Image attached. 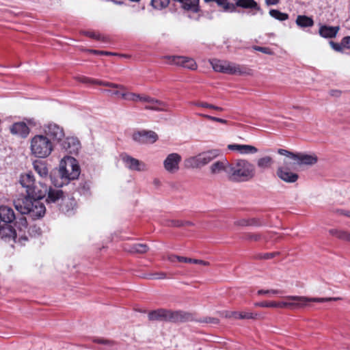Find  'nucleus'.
I'll return each mask as SVG.
<instances>
[{"instance_id":"1","label":"nucleus","mask_w":350,"mask_h":350,"mask_svg":"<svg viewBox=\"0 0 350 350\" xmlns=\"http://www.w3.org/2000/svg\"><path fill=\"white\" fill-rule=\"evenodd\" d=\"M58 174L61 182L57 181L52 173L50 174L51 183L57 187H62L70 180L77 179L80 174V167L77 161L72 157H64L60 162Z\"/></svg>"},{"instance_id":"2","label":"nucleus","mask_w":350,"mask_h":350,"mask_svg":"<svg viewBox=\"0 0 350 350\" xmlns=\"http://www.w3.org/2000/svg\"><path fill=\"white\" fill-rule=\"evenodd\" d=\"M228 177L234 182H245L252 179L256 173L255 166L245 159H237L228 165Z\"/></svg>"},{"instance_id":"3","label":"nucleus","mask_w":350,"mask_h":350,"mask_svg":"<svg viewBox=\"0 0 350 350\" xmlns=\"http://www.w3.org/2000/svg\"><path fill=\"white\" fill-rule=\"evenodd\" d=\"M20 183L26 189V193L34 199L41 200L46 195L49 187L46 183L36 182L33 175L29 172L21 176Z\"/></svg>"},{"instance_id":"4","label":"nucleus","mask_w":350,"mask_h":350,"mask_svg":"<svg viewBox=\"0 0 350 350\" xmlns=\"http://www.w3.org/2000/svg\"><path fill=\"white\" fill-rule=\"evenodd\" d=\"M31 153L35 157L44 159L48 157L54 150L51 139L44 134H37L30 139Z\"/></svg>"},{"instance_id":"5","label":"nucleus","mask_w":350,"mask_h":350,"mask_svg":"<svg viewBox=\"0 0 350 350\" xmlns=\"http://www.w3.org/2000/svg\"><path fill=\"white\" fill-rule=\"evenodd\" d=\"M150 321L184 323L193 320L192 314L183 311H171L165 309L152 310L148 314Z\"/></svg>"},{"instance_id":"6","label":"nucleus","mask_w":350,"mask_h":350,"mask_svg":"<svg viewBox=\"0 0 350 350\" xmlns=\"http://www.w3.org/2000/svg\"><path fill=\"white\" fill-rule=\"evenodd\" d=\"M220 151L217 149L211 150L198 154L194 157H190L185 160V166L187 168H200L209 163L217 157Z\"/></svg>"},{"instance_id":"7","label":"nucleus","mask_w":350,"mask_h":350,"mask_svg":"<svg viewBox=\"0 0 350 350\" xmlns=\"http://www.w3.org/2000/svg\"><path fill=\"white\" fill-rule=\"evenodd\" d=\"M287 301L277 302V308H302L307 305L308 301L325 302L331 300H336L338 298H307L301 296H287Z\"/></svg>"},{"instance_id":"8","label":"nucleus","mask_w":350,"mask_h":350,"mask_svg":"<svg viewBox=\"0 0 350 350\" xmlns=\"http://www.w3.org/2000/svg\"><path fill=\"white\" fill-rule=\"evenodd\" d=\"M210 62L213 70L216 72L231 75H245L247 73L246 71V68L234 63L221 61L217 59H212Z\"/></svg>"},{"instance_id":"9","label":"nucleus","mask_w":350,"mask_h":350,"mask_svg":"<svg viewBox=\"0 0 350 350\" xmlns=\"http://www.w3.org/2000/svg\"><path fill=\"white\" fill-rule=\"evenodd\" d=\"M44 135L53 142L60 143L65 137L64 129L54 122L45 124L42 126Z\"/></svg>"},{"instance_id":"10","label":"nucleus","mask_w":350,"mask_h":350,"mask_svg":"<svg viewBox=\"0 0 350 350\" xmlns=\"http://www.w3.org/2000/svg\"><path fill=\"white\" fill-rule=\"evenodd\" d=\"M120 158L125 167L131 171L143 172L147 170L146 165L144 162L126 153L122 154Z\"/></svg>"},{"instance_id":"11","label":"nucleus","mask_w":350,"mask_h":350,"mask_svg":"<svg viewBox=\"0 0 350 350\" xmlns=\"http://www.w3.org/2000/svg\"><path fill=\"white\" fill-rule=\"evenodd\" d=\"M165 59H167V62L170 64L180 66L190 70H196L197 64L194 59L185 56H165Z\"/></svg>"},{"instance_id":"12","label":"nucleus","mask_w":350,"mask_h":350,"mask_svg":"<svg viewBox=\"0 0 350 350\" xmlns=\"http://www.w3.org/2000/svg\"><path fill=\"white\" fill-rule=\"evenodd\" d=\"M33 200L34 198L28 194L21 196L14 201V207L21 215H25L27 212L31 213L29 207L33 205ZM31 213L33 215L35 212L31 211Z\"/></svg>"},{"instance_id":"13","label":"nucleus","mask_w":350,"mask_h":350,"mask_svg":"<svg viewBox=\"0 0 350 350\" xmlns=\"http://www.w3.org/2000/svg\"><path fill=\"white\" fill-rule=\"evenodd\" d=\"M182 157L178 153H171L163 161L164 169L170 174H174L179 170V165Z\"/></svg>"},{"instance_id":"14","label":"nucleus","mask_w":350,"mask_h":350,"mask_svg":"<svg viewBox=\"0 0 350 350\" xmlns=\"http://www.w3.org/2000/svg\"><path fill=\"white\" fill-rule=\"evenodd\" d=\"M158 139V136L152 131H139L133 134V139L140 144L154 143Z\"/></svg>"},{"instance_id":"15","label":"nucleus","mask_w":350,"mask_h":350,"mask_svg":"<svg viewBox=\"0 0 350 350\" xmlns=\"http://www.w3.org/2000/svg\"><path fill=\"white\" fill-rule=\"evenodd\" d=\"M59 144L62 148L69 154H77L81 148L80 142L75 137H67L65 139L64 138Z\"/></svg>"},{"instance_id":"16","label":"nucleus","mask_w":350,"mask_h":350,"mask_svg":"<svg viewBox=\"0 0 350 350\" xmlns=\"http://www.w3.org/2000/svg\"><path fill=\"white\" fill-rule=\"evenodd\" d=\"M10 133L23 139L26 138L29 134L30 129L24 122H18L12 124L10 127Z\"/></svg>"},{"instance_id":"17","label":"nucleus","mask_w":350,"mask_h":350,"mask_svg":"<svg viewBox=\"0 0 350 350\" xmlns=\"http://www.w3.org/2000/svg\"><path fill=\"white\" fill-rule=\"evenodd\" d=\"M29 211H33L35 213L33 215L30 212H27L25 215H28L33 219H36L44 217L46 213V208L42 202L38 200V199H34L33 205L30 206Z\"/></svg>"},{"instance_id":"18","label":"nucleus","mask_w":350,"mask_h":350,"mask_svg":"<svg viewBox=\"0 0 350 350\" xmlns=\"http://www.w3.org/2000/svg\"><path fill=\"white\" fill-rule=\"evenodd\" d=\"M276 174L282 180L288 183H294L299 178L297 174L291 172L288 169H285L283 167H278Z\"/></svg>"},{"instance_id":"19","label":"nucleus","mask_w":350,"mask_h":350,"mask_svg":"<svg viewBox=\"0 0 350 350\" xmlns=\"http://www.w3.org/2000/svg\"><path fill=\"white\" fill-rule=\"evenodd\" d=\"M16 219L14 210L8 206H0V224H12Z\"/></svg>"},{"instance_id":"20","label":"nucleus","mask_w":350,"mask_h":350,"mask_svg":"<svg viewBox=\"0 0 350 350\" xmlns=\"http://www.w3.org/2000/svg\"><path fill=\"white\" fill-rule=\"evenodd\" d=\"M0 238L5 241L15 240L16 232L10 224L0 225Z\"/></svg>"},{"instance_id":"21","label":"nucleus","mask_w":350,"mask_h":350,"mask_svg":"<svg viewBox=\"0 0 350 350\" xmlns=\"http://www.w3.org/2000/svg\"><path fill=\"white\" fill-rule=\"evenodd\" d=\"M317 157L314 154H307L304 153H296L294 161L299 165H312L317 162Z\"/></svg>"},{"instance_id":"22","label":"nucleus","mask_w":350,"mask_h":350,"mask_svg":"<svg viewBox=\"0 0 350 350\" xmlns=\"http://www.w3.org/2000/svg\"><path fill=\"white\" fill-rule=\"evenodd\" d=\"M228 148L229 150L238 151L242 154H253L258 152L255 146L247 144H230Z\"/></svg>"},{"instance_id":"23","label":"nucleus","mask_w":350,"mask_h":350,"mask_svg":"<svg viewBox=\"0 0 350 350\" xmlns=\"http://www.w3.org/2000/svg\"><path fill=\"white\" fill-rule=\"evenodd\" d=\"M33 169L38 173V174L42 178L47 180L50 179V175L49 176V170L46 164L42 161H35L33 163Z\"/></svg>"},{"instance_id":"24","label":"nucleus","mask_w":350,"mask_h":350,"mask_svg":"<svg viewBox=\"0 0 350 350\" xmlns=\"http://www.w3.org/2000/svg\"><path fill=\"white\" fill-rule=\"evenodd\" d=\"M229 165L230 163H228L226 160L217 161L211 165V172L213 174H218L222 172H225L228 176L227 169L228 168Z\"/></svg>"},{"instance_id":"25","label":"nucleus","mask_w":350,"mask_h":350,"mask_svg":"<svg viewBox=\"0 0 350 350\" xmlns=\"http://www.w3.org/2000/svg\"><path fill=\"white\" fill-rule=\"evenodd\" d=\"M46 193L47 198L46 200L48 203L57 202L59 200H62L64 197L63 191L59 189H53L51 187H49Z\"/></svg>"},{"instance_id":"26","label":"nucleus","mask_w":350,"mask_h":350,"mask_svg":"<svg viewBox=\"0 0 350 350\" xmlns=\"http://www.w3.org/2000/svg\"><path fill=\"white\" fill-rule=\"evenodd\" d=\"M340 27L338 26L331 27L327 25H322L319 29V34L321 36L325 38H332L336 37Z\"/></svg>"},{"instance_id":"27","label":"nucleus","mask_w":350,"mask_h":350,"mask_svg":"<svg viewBox=\"0 0 350 350\" xmlns=\"http://www.w3.org/2000/svg\"><path fill=\"white\" fill-rule=\"evenodd\" d=\"M145 108L146 109L154 111H167V105L161 100L152 98V101H150Z\"/></svg>"},{"instance_id":"28","label":"nucleus","mask_w":350,"mask_h":350,"mask_svg":"<svg viewBox=\"0 0 350 350\" xmlns=\"http://www.w3.org/2000/svg\"><path fill=\"white\" fill-rule=\"evenodd\" d=\"M235 6L241 7L243 8H250L256 10H260V6L254 0H236Z\"/></svg>"},{"instance_id":"29","label":"nucleus","mask_w":350,"mask_h":350,"mask_svg":"<svg viewBox=\"0 0 350 350\" xmlns=\"http://www.w3.org/2000/svg\"><path fill=\"white\" fill-rule=\"evenodd\" d=\"M149 250V247L144 243H135L130 245L126 250L133 254H144Z\"/></svg>"},{"instance_id":"30","label":"nucleus","mask_w":350,"mask_h":350,"mask_svg":"<svg viewBox=\"0 0 350 350\" xmlns=\"http://www.w3.org/2000/svg\"><path fill=\"white\" fill-rule=\"evenodd\" d=\"M62 200L63 201V204L61 205L60 209L64 213H69L76 206V202L74 199L65 198L64 196Z\"/></svg>"},{"instance_id":"31","label":"nucleus","mask_w":350,"mask_h":350,"mask_svg":"<svg viewBox=\"0 0 350 350\" xmlns=\"http://www.w3.org/2000/svg\"><path fill=\"white\" fill-rule=\"evenodd\" d=\"M296 24L301 27H310L313 26L314 21L312 18L304 15H299L296 19Z\"/></svg>"},{"instance_id":"32","label":"nucleus","mask_w":350,"mask_h":350,"mask_svg":"<svg viewBox=\"0 0 350 350\" xmlns=\"http://www.w3.org/2000/svg\"><path fill=\"white\" fill-rule=\"evenodd\" d=\"M273 163V159L269 156L261 157L257 161V166L262 170L267 169L271 167Z\"/></svg>"},{"instance_id":"33","label":"nucleus","mask_w":350,"mask_h":350,"mask_svg":"<svg viewBox=\"0 0 350 350\" xmlns=\"http://www.w3.org/2000/svg\"><path fill=\"white\" fill-rule=\"evenodd\" d=\"M269 14L271 17L280 21H284L288 18V15L287 14L281 12L278 10H271L269 11Z\"/></svg>"},{"instance_id":"34","label":"nucleus","mask_w":350,"mask_h":350,"mask_svg":"<svg viewBox=\"0 0 350 350\" xmlns=\"http://www.w3.org/2000/svg\"><path fill=\"white\" fill-rule=\"evenodd\" d=\"M178 261L181 262H187V263H194V264H199L204 266H206L209 265V262L207 261H204L202 260H198V259H193L187 257L182 256L181 258H178Z\"/></svg>"},{"instance_id":"35","label":"nucleus","mask_w":350,"mask_h":350,"mask_svg":"<svg viewBox=\"0 0 350 350\" xmlns=\"http://www.w3.org/2000/svg\"><path fill=\"white\" fill-rule=\"evenodd\" d=\"M170 3V0H151L152 6L157 10L166 8Z\"/></svg>"},{"instance_id":"36","label":"nucleus","mask_w":350,"mask_h":350,"mask_svg":"<svg viewBox=\"0 0 350 350\" xmlns=\"http://www.w3.org/2000/svg\"><path fill=\"white\" fill-rule=\"evenodd\" d=\"M243 238L247 241H258L262 239V235L258 233H245Z\"/></svg>"},{"instance_id":"37","label":"nucleus","mask_w":350,"mask_h":350,"mask_svg":"<svg viewBox=\"0 0 350 350\" xmlns=\"http://www.w3.org/2000/svg\"><path fill=\"white\" fill-rule=\"evenodd\" d=\"M258 316L257 313L239 312L238 319H255Z\"/></svg>"},{"instance_id":"38","label":"nucleus","mask_w":350,"mask_h":350,"mask_svg":"<svg viewBox=\"0 0 350 350\" xmlns=\"http://www.w3.org/2000/svg\"><path fill=\"white\" fill-rule=\"evenodd\" d=\"M195 105L198 107L213 109L219 111H222L224 110V109L220 107L215 106V105H213L211 104H208L205 102L196 103H195Z\"/></svg>"},{"instance_id":"39","label":"nucleus","mask_w":350,"mask_h":350,"mask_svg":"<svg viewBox=\"0 0 350 350\" xmlns=\"http://www.w3.org/2000/svg\"><path fill=\"white\" fill-rule=\"evenodd\" d=\"M121 96L122 98H126L127 100H132V101H139V98L141 96L140 94H135V93H129V94H125V93H122L121 94Z\"/></svg>"},{"instance_id":"40","label":"nucleus","mask_w":350,"mask_h":350,"mask_svg":"<svg viewBox=\"0 0 350 350\" xmlns=\"http://www.w3.org/2000/svg\"><path fill=\"white\" fill-rule=\"evenodd\" d=\"M256 307H262V308H277V302L275 301H262V302H256L254 304Z\"/></svg>"},{"instance_id":"41","label":"nucleus","mask_w":350,"mask_h":350,"mask_svg":"<svg viewBox=\"0 0 350 350\" xmlns=\"http://www.w3.org/2000/svg\"><path fill=\"white\" fill-rule=\"evenodd\" d=\"M15 224L16 226H18L19 230L22 231L27 228V219L25 217L22 216L18 218V220L16 221Z\"/></svg>"},{"instance_id":"42","label":"nucleus","mask_w":350,"mask_h":350,"mask_svg":"<svg viewBox=\"0 0 350 350\" xmlns=\"http://www.w3.org/2000/svg\"><path fill=\"white\" fill-rule=\"evenodd\" d=\"M278 153L286 157V159H290L293 161L295 160L296 153H293L285 149L280 148L278 150Z\"/></svg>"},{"instance_id":"43","label":"nucleus","mask_w":350,"mask_h":350,"mask_svg":"<svg viewBox=\"0 0 350 350\" xmlns=\"http://www.w3.org/2000/svg\"><path fill=\"white\" fill-rule=\"evenodd\" d=\"M281 293H282L281 291L276 290V289H271V290H262V289H261V290L258 291L257 294L258 295H271L280 294Z\"/></svg>"},{"instance_id":"44","label":"nucleus","mask_w":350,"mask_h":350,"mask_svg":"<svg viewBox=\"0 0 350 350\" xmlns=\"http://www.w3.org/2000/svg\"><path fill=\"white\" fill-rule=\"evenodd\" d=\"M296 165H297L296 161L292 163L290 161V159L288 158V159H284L283 165H281L280 167H283L285 169H288L291 170L295 169V167Z\"/></svg>"},{"instance_id":"45","label":"nucleus","mask_w":350,"mask_h":350,"mask_svg":"<svg viewBox=\"0 0 350 350\" xmlns=\"http://www.w3.org/2000/svg\"><path fill=\"white\" fill-rule=\"evenodd\" d=\"M199 116H202V117H204L208 120H212V121H215V122H220L222 124L227 123V120H226L224 119L219 118H216V117L206 115V114H199Z\"/></svg>"},{"instance_id":"46","label":"nucleus","mask_w":350,"mask_h":350,"mask_svg":"<svg viewBox=\"0 0 350 350\" xmlns=\"http://www.w3.org/2000/svg\"><path fill=\"white\" fill-rule=\"evenodd\" d=\"M165 278L166 274L164 272H157L154 273H150L148 275V278L151 280L165 279Z\"/></svg>"},{"instance_id":"47","label":"nucleus","mask_w":350,"mask_h":350,"mask_svg":"<svg viewBox=\"0 0 350 350\" xmlns=\"http://www.w3.org/2000/svg\"><path fill=\"white\" fill-rule=\"evenodd\" d=\"M199 322L211 324H218L219 321L218 319L215 317H204L202 319H200Z\"/></svg>"},{"instance_id":"48","label":"nucleus","mask_w":350,"mask_h":350,"mask_svg":"<svg viewBox=\"0 0 350 350\" xmlns=\"http://www.w3.org/2000/svg\"><path fill=\"white\" fill-rule=\"evenodd\" d=\"M224 315L226 318H234L238 319L239 312L235 311H225Z\"/></svg>"},{"instance_id":"49","label":"nucleus","mask_w":350,"mask_h":350,"mask_svg":"<svg viewBox=\"0 0 350 350\" xmlns=\"http://www.w3.org/2000/svg\"><path fill=\"white\" fill-rule=\"evenodd\" d=\"M254 49L256 51H260L265 54H269V55L272 54L271 50L267 47H262V46H256L254 47Z\"/></svg>"},{"instance_id":"50","label":"nucleus","mask_w":350,"mask_h":350,"mask_svg":"<svg viewBox=\"0 0 350 350\" xmlns=\"http://www.w3.org/2000/svg\"><path fill=\"white\" fill-rule=\"evenodd\" d=\"M348 234L349 232L347 231L339 230L336 237L342 240L347 241Z\"/></svg>"},{"instance_id":"51","label":"nucleus","mask_w":350,"mask_h":350,"mask_svg":"<svg viewBox=\"0 0 350 350\" xmlns=\"http://www.w3.org/2000/svg\"><path fill=\"white\" fill-rule=\"evenodd\" d=\"M341 44L343 47L350 49V36H346L341 40Z\"/></svg>"},{"instance_id":"52","label":"nucleus","mask_w":350,"mask_h":350,"mask_svg":"<svg viewBox=\"0 0 350 350\" xmlns=\"http://www.w3.org/2000/svg\"><path fill=\"white\" fill-rule=\"evenodd\" d=\"M262 225V222L258 219L252 218L249 219V226H260Z\"/></svg>"},{"instance_id":"53","label":"nucleus","mask_w":350,"mask_h":350,"mask_svg":"<svg viewBox=\"0 0 350 350\" xmlns=\"http://www.w3.org/2000/svg\"><path fill=\"white\" fill-rule=\"evenodd\" d=\"M329 44H330V45H331L332 48L333 49H334L335 51H342V47H343V46H342V45L341 44V43H340V44H338V43H336V42H333V41H330V42H329Z\"/></svg>"},{"instance_id":"54","label":"nucleus","mask_w":350,"mask_h":350,"mask_svg":"<svg viewBox=\"0 0 350 350\" xmlns=\"http://www.w3.org/2000/svg\"><path fill=\"white\" fill-rule=\"evenodd\" d=\"M79 81L84 83H94L96 80L86 77H81L79 78Z\"/></svg>"},{"instance_id":"55","label":"nucleus","mask_w":350,"mask_h":350,"mask_svg":"<svg viewBox=\"0 0 350 350\" xmlns=\"http://www.w3.org/2000/svg\"><path fill=\"white\" fill-rule=\"evenodd\" d=\"M85 34L90 38L96 39V40H100L101 36L99 34H96L95 32L92 31H86Z\"/></svg>"},{"instance_id":"56","label":"nucleus","mask_w":350,"mask_h":350,"mask_svg":"<svg viewBox=\"0 0 350 350\" xmlns=\"http://www.w3.org/2000/svg\"><path fill=\"white\" fill-rule=\"evenodd\" d=\"M139 101L142 103H146L147 104L150 103V101H152V98L148 96H142L139 98Z\"/></svg>"},{"instance_id":"57","label":"nucleus","mask_w":350,"mask_h":350,"mask_svg":"<svg viewBox=\"0 0 350 350\" xmlns=\"http://www.w3.org/2000/svg\"><path fill=\"white\" fill-rule=\"evenodd\" d=\"M235 224L237 226H249V219H240L235 222Z\"/></svg>"},{"instance_id":"58","label":"nucleus","mask_w":350,"mask_h":350,"mask_svg":"<svg viewBox=\"0 0 350 350\" xmlns=\"http://www.w3.org/2000/svg\"><path fill=\"white\" fill-rule=\"evenodd\" d=\"M278 254H279L278 252L266 253V254H263V256H262L261 258H262L264 259H270V258L275 257Z\"/></svg>"},{"instance_id":"59","label":"nucleus","mask_w":350,"mask_h":350,"mask_svg":"<svg viewBox=\"0 0 350 350\" xmlns=\"http://www.w3.org/2000/svg\"><path fill=\"white\" fill-rule=\"evenodd\" d=\"M182 256L174 255V254H169L167 256V259L170 260V262H175L176 260L178 261V258H181Z\"/></svg>"},{"instance_id":"60","label":"nucleus","mask_w":350,"mask_h":350,"mask_svg":"<svg viewBox=\"0 0 350 350\" xmlns=\"http://www.w3.org/2000/svg\"><path fill=\"white\" fill-rule=\"evenodd\" d=\"M94 83H95V84H97V85H103V86L109 87V88L111 87V84H112V83L105 82V81H99V80L95 81Z\"/></svg>"},{"instance_id":"61","label":"nucleus","mask_w":350,"mask_h":350,"mask_svg":"<svg viewBox=\"0 0 350 350\" xmlns=\"http://www.w3.org/2000/svg\"><path fill=\"white\" fill-rule=\"evenodd\" d=\"M94 83H95V84H97V85H103V86L109 87V88L111 87V84H112V83L105 82V81H99V80L95 81Z\"/></svg>"},{"instance_id":"62","label":"nucleus","mask_w":350,"mask_h":350,"mask_svg":"<svg viewBox=\"0 0 350 350\" xmlns=\"http://www.w3.org/2000/svg\"><path fill=\"white\" fill-rule=\"evenodd\" d=\"M172 225L176 227H180L183 226V222L178 220H174L172 221Z\"/></svg>"},{"instance_id":"63","label":"nucleus","mask_w":350,"mask_h":350,"mask_svg":"<svg viewBox=\"0 0 350 350\" xmlns=\"http://www.w3.org/2000/svg\"><path fill=\"white\" fill-rule=\"evenodd\" d=\"M279 1L280 0H265V3L267 5H276Z\"/></svg>"},{"instance_id":"64","label":"nucleus","mask_w":350,"mask_h":350,"mask_svg":"<svg viewBox=\"0 0 350 350\" xmlns=\"http://www.w3.org/2000/svg\"><path fill=\"white\" fill-rule=\"evenodd\" d=\"M94 341L97 343L104 344V345H108V344L111 343V342L109 340H104V339H96Z\"/></svg>"}]
</instances>
